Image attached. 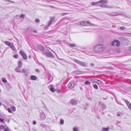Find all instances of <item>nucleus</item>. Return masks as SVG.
Instances as JSON below:
<instances>
[{
  "label": "nucleus",
  "mask_w": 131,
  "mask_h": 131,
  "mask_svg": "<svg viewBox=\"0 0 131 131\" xmlns=\"http://www.w3.org/2000/svg\"><path fill=\"white\" fill-rule=\"evenodd\" d=\"M5 131H9V128L6 126H5L4 128Z\"/></svg>",
  "instance_id": "obj_28"
},
{
  "label": "nucleus",
  "mask_w": 131,
  "mask_h": 131,
  "mask_svg": "<svg viewBox=\"0 0 131 131\" xmlns=\"http://www.w3.org/2000/svg\"><path fill=\"white\" fill-rule=\"evenodd\" d=\"M35 71L36 72H39L40 71H39V70L38 69H36V70H35Z\"/></svg>",
  "instance_id": "obj_48"
},
{
  "label": "nucleus",
  "mask_w": 131,
  "mask_h": 131,
  "mask_svg": "<svg viewBox=\"0 0 131 131\" xmlns=\"http://www.w3.org/2000/svg\"><path fill=\"white\" fill-rule=\"evenodd\" d=\"M79 24L82 26H94L89 21H83L80 22Z\"/></svg>",
  "instance_id": "obj_2"
},
{
  "label": "nucleus",
  "mask_w": 131,
  "mask_h": 131,
  "mask_svg": "<svg viewBox=\"0 0 131 131\" xmlns=\"http://www.w3.org/2000/svg\"><path fill=\"white\" fill-rule=\"evenodd\" d=\"M74 61L77 63L79 64H80V63L81 62V61H80L79 60H78L76 59H75L74 60Z\"/></svg>",
  "instance_id": "obj_25"
},
{
  "label": "nucleus",
  "mask_w": 131,
  "mask_h": 131,
  "mask_svg": "<svg viewBox=\"0 0 131 131\" xmlns=\"http://www.w3.org/2000/svg\"><path fill=\"white\" fill-rule=\"evenodd\" d=\"M99 3H102L103 4L107 3V0H101L99 1Z\"/></svg>",
  "instance_id": "obj_17"
},
{
  "label": "nucleus",
  "mask_w": 131,
  "mask_h": 131,
  "mask_svg": "<svg viewBox=\"0 0 131 131\" xmlns=\"http://www.w3.org/2000/svg\"><path fill=\"white\" fill-rule=\"evenodd\" d=\"M40 118L41 120H43L46 118L45 115L44 113H42V114H40Z\"/></svg>",
  "instance_id": "obj_6"
},
{
  "label": "nucleus",
  "mask_w": 131,
  "mask_h": 131,
  "mask_svg": "<svg viewBox=\"0 0 131 131\" xmlns=\"http://www.w3.org/2000/svg\"><path fill=\"white\" fill-rule=\"evenodd\" d=\"M2 105V103H1L0 102V106H1Z\"/></svg>",
  "instance_id": "obj_59"
},
{
  "label": "nucleus",
  "mask_w": 131,
  "mask_h": 131,
  "mask_svg": "<svg viewBox=\"0 0 131 131\" xmlns=\"http://www.w3.org/2000/svg\"><path fill=\"white\" fill-rule=\"evenodd\" d=\"M54 20V18H53L52 17L50 18V22L48 24V27H49L51 24Z\"/></svg>",
  "instance_id": "obj_12"
},
{
  "label": "nucleus",
  "mask_w": 131,
  "mask_h": 131,
  "mask_svg": "<svg viewBox=\"0 0 131 131\" xmlns=\"http://www.w3.org/2000/svg\"><path fill=\"white\" fill-rule=\"evenodd\" d=\"M16 107L14 106H13L12 107V110L14 111H15L16 110Z\"/></svg>",
  "instance_id": "obj_31"
},
{
  "label": "nucleus",
  "mask_w": 131,
  "mask_h": 131,
  "mask_svg": "<svg viewBox=\"0 0 131 131\" xmlns=\"http://www.w3.org/2000/svg\"><path fill=\"white\" fill-rule=\"evenodd\" d=\"M73 131H77L78 129L76 127H74L73 129Z\"/></svg>",
  "instance_id": "obj_44"
},
{
  "label": "nucleus",
  "mask_w": 131,
  "mask_h": 131,
  "mask_svg": "<svg viewBox=\"0 0 131 131\" xmlns=\"http://www.w3.org/2000/svg\"><path fill=\"white\" fill-rule=\"evenodd\" d=\"M71 104L72 105H76L77 104V101L74 99H72L70 101Z\"/></svg>",
  "instance_id": "obj_7"
},
{
  "label": "nucleus",
  "mask_w": 131,
  "mask_h": 131,
  "mask_svg": "<svg viewBox=\"0 0 131 131\" xmlns=\"http://www.w3.org/2000/svg\"><path fill=\"white\" fill-rule=\"evenodd\" d=\"M84 84L86 85H89L90 84V83L88 81H86L84 82Z\"/></svg>",
  "instance_id": "obj_27"
},
{
  "label": "nucleus",
  "mask_w": 131,
  "mask_h": 131,
  "mask_svg": "<svg viewBox=\"0 0 131 131\" xmlns=\"http://www.w3.org/2000/svg\"><path fill=\"white\" fill-rule=\"evenodd\" d=\"M93 86L94 88L96 89H97L98 88V86L96 84H94Z\"/></svg>",
  "instance_id": "obj_29"
},
{
  "label": "nucleus",
  "mask_w": 131,
  "mask_h": 131,
  "mask_svg": "<svg viewBox=\"0 0 131 131\" xmlns=\"http://www.w3.org/2000/svg\"><path fill=\"white\" fill-rule=\"evenodd\" d=\"M91 65L92 66H94V64L93 63H91Z\"/></svg>",
  "instance_id": "obj_51"
},
{
  "label": "nucleus",
  "mask_w": 131,
  "mask_h": 131,
  "mask_svg": "<svg viewBox=\"0 0 131 131\" xmlns=\"http://www.w3.org/2000/svg\"><path fill=\"white\" fill-rule=\"evenodd\" d=\"M95 82L100 84L101 85H103L104 84V83L103 82L98 80H96Z\"/></svg>",
  "instance_id": "obj_11"
},
{
  "label": "nucleus",
  "mask_w": 131,
  "mask_h": 131,
  "mask_svg": "<svg viewBox=\"0 0 131 131\" xmlns=\"http://www.w3.org/2000/svg\"><path fill=\"white\" fill-rule=\"evenodd\" d=\"M102 37H100L99 40H102Z\"/></svg>",
  "instance_id": "obj_52"
},
{
  "label": "nucleus",
  "mask_w": 131,
  "mask_h": 131,
  "mask_svg": "<svg viewBox=\"0 0 131 131\" xmlns=\"http://www.w3.org/2000/svg\"><path fill=\"white\" fill-rule=\"evenodd\" d=\"M33 124L34 125H35L36 124V121H34L33 122Z\"/></svg>",
  "instance_id": "obj_50"
},
{
  "label": "nucleus",
  "mask_w": 131,
  "mask_h": 131,
  "mask_svg": "<svg viewBox=\"0 0 131 131\" xmlns=\"http://www.w3.org/2000/svg\"><path fill=\"white\" fill-rule=\"evenodd\" d=\"M113 41H119L118 40H113Z\"/></svg>",
  "instance_id": "obj_56"
},
{
  "label": "nucleus",
  "mask_w": 131,
  "mask_h": 131,
  "mask_svg": "<svg viewBox=\"0 0 131 131\" xmlns=\"http://www.w3.org/2000/svg\"><path fill=\"white\" fill-rule=\"evenodd\" d=\"M40 126L42 128H44L46 126V125L44 124H41L40 125Z\"/></svg>",
  "instance_id": "obj_36"
},
{
  "label": "nucleus",
  "mask_w": 131,
  "mask_h": 131,
  "mask_svg": "<svg viewBox=\"0 0 131 131\" xmlns=\"http://www.w3.org/2000/svg\"><path fill=\"white\" fill-rule=\"evenodd\" d=\"M35 21L36 23H38L40 22V20L38 19H37L35 20Z\"/></svg>",
  "instance_id": "obj_38"
},
{
  "label": "nucleus",
  "mask_w": 131,
  "mask_h": 131,
  "mask_svg": "<svg viewBox=\"0 0 131 131\" xmlns=\"http://www.w3.org/2000/svg\"><path fill=\"white\" fill-rule=\"evenodd\" d=\"M30 79L32 80H36L37 79V77L35 76L32 75Z\"/></svg>",
  "instance_id": "obj_16"
},
{
  "label": "nucleus",
  "mask_w": 131,
  "mask_h": 131,
  "mask_svg": "<svg viewBox=\"0 0 131 131\" xmlns=\"http://www.w3.org/2000/svg\"><path fill=\"white\" fill-rule=\"evenodd\" d=\"M2 82L5 83H6L7 82V81L5 78H2Z\"/></svg>",
  "instance_id": "obj_20"
},
{
  "label": "nucleus",
  "mask_w": 131,
  "mask_h": 131,
  "mask_svg": "<svg viewBox=\"0 0 131 131\" xmlns=\"http://www.w3.org/2000/svg\"><path fill=\"white\" fill-rule=\"evenodd\" d=\"M129 49L131 51V47Z\"/></svg>",
  "instance_id": "obj_58"
},
{
  "label": "nucleus",
  "mask_w": 131,
  "mask_h": 131,
  "mask_svg": "<svg viewBox=\"0 0 131 131\" xmlns=\"http://www.w3.org/2000/svg\"><path fill=\"white\" fill-rule=\"evenodd\" d=\"M115 41H112L111 43L112 45L113 46H114L115 45Z\"/></svg>",
  "instance_id": "obj_47"
},
{
  "label": "nucleus",
  "mask_w": 131,
  "mask_h": 131,
  "mask_svg": "<svg viewBox=\"0 0 131 131\" xmlns=\"http://www.w3.org/2000/svg\"><path fill=\"white\" fill-rule=\"evenodd\" d=\"M129 108L130 110H131V104L130 103L127 105Z\"/></svg>",
  "instance_id": "obj_35"
},
{
  "label": "nucleus",
  "mask_w": 131,
  "mask_h": 131,
  "mask_svg": "<svg viewBox=\"0 0 131 131\" xmlns=\"http://www.w3.org/2000/svg\"><path fill=\"white\" fill-rule=\"evenodd\" d=\"M106 5L105 4H101L100 5V7H103V8H106Z\"/></svg>",
  "instance_id": "obj_21"
},
{
  "label": "nucleus",
  "mask_w": 131,
  "mask_h": 131,
  "mask_svg": "<svg viewBox=\"0 0 131 131\" xmlns=\"http://www.w3.org/2000/svg\"><path fill=\"white\" fill-rule=\"evenodd\" d=\"M22 56L24 59L25 60L27 59V57L25 53H24V54H23Z\"/></svg>",
  "instance_id": "obj_22"
},
{
  "label": "nucleus",
  "mask_w": 131,
  "mask_h": 131,
  "mask_svg": "<svg viewBox=\"0 0 131 131\" xmlns=\"http://www.w3.org/2000/svg\"><path fill=\"white\" fill-rule=\"evenodd\" d=\"M120 40L122 41H126L127 40V39H125L123 37H120L119 38Z\"/></svg>",
  "instance_id": "obj_26"
},
{
  "label": "nucleus",
  "mask_w": 131,
  "mask_h": 131,
  "mask_svg": "<svg viewBox=\"0 0 131 131\" xmlns=\"http://www.w3.org/2000/svg\"><path fill=\"white\" fill-rule=\"evenodd\" d=\"M105 46L102 44L97 45L93 48V50L94 52L99 53L105 50Z\"/></svg>",
  "instance_id": "obj_1"
},
{
  "label": "nucleus",
  "mask_w": 131,
  "mask_h": 131,
  "mask_svg": "<svg viewBox=\"0 0 131 131\" xmlns=\"http://www.w3.org/2000/svg\"><path fill=\"white\" fill-rule=\"evenodd\" d=\"M1 91V89H0V92Z\"/></svg>",
  "instance_id": "obj_60"
},
{
  "label": "nucleus",
  "mask_w": 131,
  "mask_h": 131,
  "mask_svg": "<svg viewBox=\"0 0 131 131\" xmlns=\"http://www.w3.org/2000/svg\"><path fill=\"white\" fill-rule=\"evenodd\" d=\"M37 48L39 50H41L43 53L45 50L44 48L41 45H38L37 46Z\"/></svg>",
  "instance_id": "obj_5"
},
{
  "label": "nucleus",
  "mask_w": 131,
  "mask_h": 131,
  "mask_svg": "<svg viewBox=\"0 0 131 131\" xmlns=\"http://www.w3.org/2000/svg\"><path fill=\"white\" fill-rule=\"evenodd\" d=\"M69 45L70 47H74L76 46V45L75 44H69Z\"/></svg>",
  "instance_id": "obj_24"
},
{
  "label": "nucleus",
  "mask_w": 131,
  "mask_h": 131,
  "mask_svg": "<svg viewBox=\"0 0 131 131\" xmlns=\"http://www.w3.org/2000/svg\"><path fill=\"white\" fill-rule=\"evenodd\" d=\"M125 103H126L127 105L128 104H129L130 103L128 101V100H125Z\"/></svg>",
  "instance_id": "obj_39"
},
{
  "label": "nucleus",
  "mask_w": 131,
  "mask_h": 131,
  "mask_svg": "<svg viewBox=\"0 0 131 131\" xmlns=\"http://www.w3.org/2000/svg\"><path fill=\"white\" fill-rule=\"evenodd\" d=\"M68 14V13H62L61 14V15L62 16H63L64 15H67Z\"/></svg>",
  "instance_id": "obj_40"
},
{
  "label": "nucleus",
  "mask_w": 131,
  "mask_h": 131,
  "mask_svg": "<svg viewBox=\"0 0 131 131\" xmlns=\"http://www.w3.org/2000/svg\"><path fill=\"white\" fill-rule=\"evenodd\" d=\"M116 46L117 47H119L120 45V41H115Z\"/></svg>",
  "instance_id": "obj_18"
},
{
  "label": "nucleus",
  "mask_w": 131,
  "mask_h": 131,
  "mask_svg": "<svg viewBox=\"0 0 131 131\" xmlns=\"http://www.w3.org/2000/svg\"><path fill=\"white\" fill-rule=\"evenodd\" d=\"M23 63L20 60H19V62H18V67L19 68H21L22 67V66Z\"/></svg>",
  "instance_id": "obj_14"
},
{
  "label": "nucleus",
  "mask_w": 131,
  "mask_h": 131,
  "mask_svg": "<svg viewBox=\"0 0 131 131\" xmlns=\"http://www.w3.org/2000/svg\"><path fill=\"white\" fill-rule=\"evenodd\" d=\"M99 1L98 2H92L91 3V4L92 5H94L96 6H99Z\"/></svg>",
  "instance_id": "obj_8"
},
{
  "label": "nucleus",
  "mask_w": 131,
  "mask_h": 131,
  "mask_svg": "<svg viewBox=\"0 0 131 131\" xmlns=\"http://www.w3.org/2000/svg\"><path fill=\"white\" fill-rule=\"evenodd\" d=\"M120 28L122 30H124L125 29V28L124 26H122L120 27Z\"/></svg>",
  "instance_id": "obj_43"
},
{
  "label": "nucleus",
  "mask_w": 131,
  "mask_h": 131,
  "mask_svg": "<svg viewBox=\"0 0 131 131\" xmlns=\"http://www.w3.org/2000/svg\"><path fill=\"white\" fill-rule=\"evenodd\" d=\"M20 54H21L22 56L24 54V53H24V52L23 51H20Z\"/></svg>",
  "instance_id": "obj_34"
},
{
  "label": "nucleus",
  "mask_w": 131,
  "mask_h": 131,
  "mask_svg": "<svg viewBox=\"0 0 131 131\" xmlns=\"http://www.w3.org/2000/svg\"><path fill=\"white\" fill-rule=\"evenodd\" d=\"M75 72L77 74H80V71H77Z\"/></svg>",
  "instance_id": "obj_42"
},
{
  "label": "nucleus",
  "mask_w": 131,
  "mask_h": 131,
  "mask_svg": "<svg viewBox=\"0 0 131 131\" xmlns=\"http://www.w3.org/2000/svg\"><path fill=\"white\" fill-rule=\"evenodd\" d=\"M13 51H15L16 50V48L13 45L12 47L10 48Z\"/></svg>",
  "instance_id": "obj_30"
},
{
  "label": "nucleus",
  "mask_w": 131,
  "mask_h": 131,
  "mask_svg": "<svg viewBox=\"0 0 131 131\" xmlns=\"http://www.w3.org/2000/svg\"><path fill=\"white\" fill-rule=\"evenodd\" d=\"M7 110L8 111V112L10 113H11L12 112V111L9 108H8L7 109Z\"/></svg>",
  "instance_id": "obj_46"
},
{
  "label": "nucleus",
  "mask_w": 131,
  "mask_h": 131,
  "mask_svg": "<svg viewBox=\"0 0 131 131\" xmlns=\"http://www.w3.org/2000/svg\"><path fill=\"white\" fill-rule=\"evenodd\" d=\"M50 90L52 92H54L55 91H57L59 93L60 92L59 90L58 89L55 90L53 87H51L50 88Z\"/></svg>",
  "instance_id": "obj_10"
},
{
  "label": "nucleus",
  "mask_w": 131,
  "mask_h": 131,
  "mask_svg": "<svg viewBox=\"0 0 131 131\" xmlns=\"http://www.w3.org/2000/svg\"><path fill=\"white\" fill-rule=\"evenodd\" d=\"M4 121V119H1V118H0V121H1V122H3Z\"/></svg>",
  "instance_id": "obj_49"
},
{
  "label": "nucleus",
  "mask_w": 131,
  "mask_h": 131,
  "mask_svg": "<svg viewBox=\"0 0 131 131\" xmlns=\"http://www.w3.org/2000/svg\"><path fill=\"white\" fill-rule=\"evenodd\" d=\"M109 129V128H104L102 129V131H108Z\"/></svg>",
  "instance_id": "obj_23"
},
{
  "label": "nucleus",
  "mask_w": 131,
  "mask_h": 131,
  "mask_svg": "<svg viewBox=\"0 0 131 131\" xmlns=\"http://www.w3.org/2000/svg\"><path fill=\"white\" fill-rule=\"evenodd\" d=\"M13 57L17 59L18 58V55L17 54H16L14 55Z\"/></svg>",
  "instance_id": "obj_37"
},
{
  "label": "nucleus",
  "mask_w": 131,
  "mask_h": 131,
  "mask_svg": "<svg viewBox=\"0 0 131 131\" xmlns=\"http://www.w3.org/2000/svg\"><path fill=\"white\" fill-rule=\"evenodd\" d=\"M4 43L5 44L9 46L10 48L13 45L12 43H11L9 41H4Z\"/></svg>",
  "instance_id": "obj_9"
},
{
  "label": "nucleus",
  "mask_w": 131,
  "mask_h": 131,
  "mask_svg": "<svg viewBox=\"0 0 131 131\" xmlns=\"http://www.w3.org/2000/svg\"><path fill=\"white\" fill-rule=\"evenodd\" d=\"M120 116V114H117V116Z\"/></svg>",
  "instance_id": "obj_57"
},
{
  "label": "nucleus",
  "mask_w": 131,
  "mask_h": 131,
  "mask_svg": "<svg viewBox=\"0 0 131 131\" xmlns=\"http://www.w3.org/2000/svg\"><path fill=\"white\" fill-rule=\"evenodd\" d=\"M34 32H35V33H37V31L36 30H34Z\"/></svg>",
  "instance_id": "obj_55"
},
{
  "label": "nucleus",
  "mask_w": 131,
  "mask_h": 131,
  "mask_svg": "<svg viewBox=\"0 0 131 131\" xmlns=\"http://www.w3.org/2000/svg\"><path fill=\"white\" fill-rule=\"evenodd\" d=\"M75 85L74 82L72 81L68 84V86L69 88L72 89L73 88Z\"/></svg>",
  "instance_id": "obj_4"
},
{
  "label": "nucleus",
  "mask_w": 131,
  "mask_h": 131,
  "mask_svg": "<svg viewBox=\"0 0 131 131\" xmlns=\"http://www.w3.org/2000/svg\"><path fill=\"white\" fill-rule=\"evenodd\" d=\"M106 8H112V7L111 6H108L106 5Z\"/></svg>",
  "instance_id": "obj_45"
},
{
  "label": "nucleus",
  "mask_w": 131,
  "mask_h": 131,
  "mask_svg": "<svg viewBox=\"0 0 131 131\" xmlns=\"http://www.w3.org/2000/svg\"><path fill=\"white\" fill-rule=\"evenodd\" d=\"M23 73H24V74L25 76H27V75L28 72L25 70L24 69H22V71Z\"/></svg>",
  "instance_id": "obj_13"
},
{
  "label": "nucleus",
  "mask_w": 131,
  "mask_h": 131,
  "mask_svg": "<svg viewBox=\"0 0 131 131\" xmlns=\"http://www.w3.org/2000/svg\"><path fill=\"white\" fill-rule=\"evenodd\" d=\"M15 70L18 72L21 73V71L20 70V69L18 68L17 67L15 69Z\"/></svg>",
  "instance_id": "obj_19"
},
{
  "label": "nucleus",
  "mask_w": 131,
  "mask_h": 131,
  "mask_svg": "<svg viewBox=\"0 0 131 131\" xmlns=\"http://www.w3.org/2000/svg\"><path fill=\"white\" fill-rule=\"evenodd\" d=\"M46 56L50 58H54V55L50 51L47 52L46 51L43 53Z\"/></svg>",
  "instance_id": "obj_3"
},
{
  "label": "nucleus",
  "mask_w": 131,
  "mask_h": 131,
  "mask_svg": "<svg viewBox=\"0 0 131 131\" xmlns=\"http://www.w3.org/2000/svg\"><path fill=\"white\" fill-rule=\"evenodd\" d=\"M31 55H29L28 56V58H31Z\"/></svg>",
  "instance_id": "obj_53"
},
{
  "label": "nucleus",
  "mask_w": 131,
  "mask_h": 131,
  "mask_svg": "<svg viewBox=\"0 0 131 131\" xmlns=\"http://www.w3.org/2000/svg\"><path fill=\"white\" fill-rule=\"evenodd\" d=\"M64 121L63 119H61L60 120V124L61 125L63 124Z\"/></svg>",
  "instance_id": "obj_33"
},
{
  "label": "nucleus",
  "mask_w": 131,
  "mask_h": 131,
  "mask_svg": "<svg viewBox=\"0 0 131 131\" xmlns=\"http://www.w3.org/2000/svg\"><path fill=\"white\" fill-rule=\"evenodd\" d=\"M5 127V126H1L0 127V129H4Z\"/></svg>",
  "instance_id": "obj_41"
},
{
  "label": "nucleus",
  "mask_w": 131,
  "mask_h": 131,
  "mask_svg": "<svg viewBox=\"0 0 131 131\" xmlns=\"http://www.w3.org/2000/svg\"><path fill=\"white\" fill-rule=\"evenodd\" d=\"M25 17V15L24 14H22L20 16V18H24Z\"/></svg>",
  "instance_id": "obj_32"
},
{
  "label": "nucleus",
  "mask_w": 131,
  "mask_h": 131,
  "mask_svg": "<svg viewBox=\"0 0 131 131\" xmlns=\"http://www.w3.org/2000/svg\"><path fill=\"white\" fill-rule=\"evenodd\" d=\"M80 65L83 67H86L87 66V64L85 62L81 61Z\"/></svg>",
  "instance_id": "obj_15"
},
{
  "label": "nucleus",
  "mask_w": 131,
  "mask_h": 131,
  "mask_svg": "<svg viewBox=\"0 0 131 131\" xmlns=\"http://www.w3.org/2000/svg\"><path fill=\"white\" fill-rule=\"evenodd\" d=\"M80 74H82L84 73V72L83 71H80Z\"/></svg>",
  "instance_id": "obj_54"
}]
</instances>
